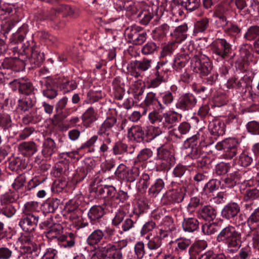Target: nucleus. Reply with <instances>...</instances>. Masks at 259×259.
Listing matches in <instances>:
<instances>
[{"label":"nucleus","mask_w":259,"mask_h":259,"mask_svg":"<svg viewBox=\"0 0 259 259\" xmlns=\"http://www.w3.org/2000/svg\"><path fill=\"white\" fill-rule=\"evenodd\" d=\"M241 233L236 231L234 227L229 225L222 230L217 239L218 242H223L229 248L237 250L241 245Z\"/></svg>","instance_id":"obj_1"},{"label":"nucleus","mask_w":259,"mask_h":259,"mask_svg":"<svg viewBox=\"0 0 259 259\" xmlns=\"http://www.w3.org/2000/svg\"><path fill=\"white\" fill-rule=\"evenodd\" d=\"M192 55H194L191 61L193 71L199 73L202 78L209 75L212 70V63L209 58L200 51H196L195 53L192 52Z\"/></svg>","instance_id":"obj_2"},{"label":"nucleus","mask_w":259,"mask_h":259,"mask_svg":"<svg viewBox=\"0 0 259 259\" xmlns=\"http://www.w3.org/2000/svg\"><path fill=\"white\" fill-rule=\"evenodd\" d=\"M212 57L218 61L226 59L232 52V45L225 38H217L210 45Z\"/></svg>","instance_id":"obj_3"},{"label":"nucleus","mask_w":259,"mask_h":259,"mask_svg":"<svg viewBox=\"0 0 259 259\" xmlns=\"http://www.w3.org/2000/svg\"><path fill=\"white\" fill-rule=\"evenodd\" d=\"M18 241L20 242V248L26 257L29 259H35L40 252L39 247L32 240V237L28 234H22Z\"/></svg>","instance_id":"obj_4"},{"label":"nucleus","mask_w":259,"mask_h":259,"mask_svg":"<svg viewBox=\"0 0 259 259\" xmlns=\"http://www.w3.org/2000/svg\"><path fill=\"white\" fill-rule=\"evenodd\" d=\"M218 150H224L221 157L224 159H234L239 150V143L235 139H226L215 145Z\"/></svg>","instance_id":"obj_5"},{"label":"nucleus","mask_w":259,"mask_h":259,"mask_svg":"<svg viewBox=\"0 0 259 259\" xmlns=\"http://www.w3.org/2000/svg\"><path fill=\"white\" fill-rule=\"evenodd\" d=\"M152 60L147 58H143L141 60L131 61L127 66L129 74L136 78H142L144 72L149 70L152 66Z\"/></svg>","instance_id":"obj_6"},{"label":"nucleus","mask_w":259,"mask_h":259,"mask_svg":"<svg viewBox=\"0 0 259 259\" xmlns=\"http://www.w3.org/2000/svg\"><path fill=\"white\" fill-rule=\"evenodd\" d=\"M125 36L128 41L135 45H141L146 41L147 37V33L137 26L126 28Z\"/></svg>","instance_id":"obj_7"},{"label":"nucleus","mask_w":259,"mask_h":259,"mask_svg":"<svg viewBox=\"0 0 259 259\" xmlns=\"http://www.w3.org/2000/svg\"><path fill=\"white\" fill-rule=\"evenodd\" d=\"M117 123V119L114 116L108 117L99 126L97 134L105 140L107 143H111L113 135V127Z\"/></svg>","instance_id":"obj_8"},{"label":"nucleus","mask_w":259,"mask_h":259,"mask_svg":"<svg viewBox=\"0 0 259 259\" xmlns=\"http://www.w3.org/2000/svg\"><path fill=\"white\" fill-rule=\"evenodd\" d=\"M25 61L26 60L22 58H5L0 62V70L11 71V73L19 72L24 69Z\"/></svg>","instance_id":"obj_9"},{"label":"nucleus","mask_w":259,"mask_h":259,"mask_svg":"<svg viewBox=\"0 0 259 259\" xmlns=\"http://www.w3.org/2000/svg\"><path fill=\"white\" fill-rule=\"evenodd\" d=\"M253 178L252 172L248 170L244 172L242 175L238 171H234L227 175V177L222 180L225 187L231 188L236 185L237 183L245 181H249Z\"/></svg>","instance_id":"obj_10"},{"label":"nucleus","mask_w":259,"mask_h":259,"mask_svg":"<svg viewBox=\"0 0 259 259\" xmlns=\"http://www.w3.org/2000/svg\"><path fill=\"white\" fill-rule=\"evenodd\" d=\"M184 147L188 156L192 159H198L202 154L200 143L197 141V135L187 139L185 142Z\"/></svg>","instance_id":"obj_11"},{"label":"nucleus","mask_w":259,"mask_h":259,"mask_svg":"<svg viewBox=\"0 0 259 259\" xmlns=\"http://www.w3.org/2000/svg\"><path fill=\"white\" fill-rule=\"evenodd\" d=\"M41 82H44L41 88L42 94L45 97L53 99L57 96L58 94L57 87L59 85L57 77L54 79H45L44 81H41Z\"/></svg>","instance_id":"obj_12"},{"label":"nucleus","mask_w":259,"mask_h":259,"mask_svg":"<svg viewBox=\"0 0 259 259\" xmlns=\"http://www.w3.org/2000/svg\"><path fill=\"white\" fill-rule=\"evenodd\" d=\"M38 220V215H27L21 219L19 225L24 231L31 232L36 227Z\"/></svg>","instance_id":"obj_13"},{"label":"nucleus","mask_w":259,"mask_h":259,"mask_svg":"<svg viewBox=\"0 0 259 259\" xmlns=\"http://www.w3.org/2000/svg\"><path fill=\"white\" fill-rule=\"evenodd\" d=\"M197 99L192 94H185L181 96L176 104V107L182 110L192 109L196 105Z\"/></svg>","instance_id":"obj_14"},{"label":"nucleus","mask_w":259,"mask_h":259,"mask_svg":"<svg viewBox=\"0 0 259 259\" xmlns=\"http://www.w3.org/2000/svg\"><path fill=\"white\" fill-rule=\"evenodd\" d=\"M10 83L14 84L18 87L19 92L22 94L29 95L32 94L34 90L32 83L27 78L14 79L10 82Z\"/></svg>","instance_id":"obj_15"},{"label":"nucleus","mask_w":259,"mask_h":259,"mask_svg":"<svg viewBox=\"0 0 259 259\" xmlns=\"http://www.w3.org/2000/svg\"><path fill=\"white\" fill-rule=\"evenodd\" d=\"M191 124L188 122L183 121L178 126L177 129L174 128L169 131V134L171 137L177 139L184 138V136L189 133L191 130Z\"/></svg>","instance_id":"obj_16"},{"label":"nucleus","mask_w":259,"mask_h":259,"mask_svg":"<svg viewBox=\"0 0 259 259\" xmlns=\"http://www.w3.org/2000/svg\"><path fill=\"white\" fill-rule=\"evenodd\" d=\"M97 119V112L92 107L88 108L81 116L82 124L86 127L91 126Z\"/></svg>","instance_id":"obj_17"},{"label":"nucleus","mask_w":259,"mask_h":259,"mask_svg":"<svg viewBox=\"0 0 259 259\" xmlns=\"http://www.w3.org/2000/svg\"><path fill=\"white\" fill-rule=\"evenodd\" d=\"M209 178V174L207 170H201L197 172L193 177V180L195 181V188L191 192V194L199 192L200 189L199 190L196 186L200 185L203 186Z\"/></svg>","instance_id":"obj_18"},{"label":"nucleus","mask_w":259,"mask_h":259,"mask_svg":"<svg viewBox=\"0 0 259 259\" xmlns=\"http://www.w3.org/2000/svg\"><path fill=\"white\" fill-rule=\"evenodd\" d=\"M143 105L147 107L155 106L158 107V110L163 111L165 109V107L158 101L155 93L149 92L147 94L143 102Z\"/></svg>","instance_id":"obj_19"},{"label":"nucleus","mask_w":259,"mask_h":259,"mask_svg":"<svg viewBox=\"0 0 259 259\" xmlns=\"http://www.w3.org/2000/svg\"><path fill=\"white\" fill-rule=\"evenodd\" d=\"M144 131L139 125H133L127 131V137L131 140L141 142L144 139Z\"/></svg>","instance_id":"obj_20"},{"label":"nucleus","mask_w":259,"mask_h":259,"mask_svg":"<svg viewBox=\"0 0 259 259\" xmlns=\"http://www.w3.org/2000/svg\"><path fill=\"white\" fill-rule=\"evenodd\" d=\"M178 114L174 111H168L163 114L162 128H170L178 121Z\"/></svg>","instance_id":"obj_21"},{"label":"nucleus","mask_w":259,"mask_h":259,"mask_svg":"<svg viewBox=\"0 0 259 259\" xmlns=\"http://www.w3.org/2000/svg\"><path fill=\"white\" fill-rule=\"evenodd\" d=\"M69 202L70 204H73V206L72 208H67V217L72 222L76 223L77 222H79L81 220L82 211L77 208L78 203L72 200H70Z\"/></svg>","instance_id":"obj_22"},{"label":"nucleus","mask_w":259,"mask_h":259,"mask_svg":"<svg viewBox=\"0 0 259 259\" xmlns=\"http://www.w3.org/2000/svg\"><path fill=\"white\" fill-rule=\"evenodd\" d=\"M190 174V170L186 166L181 164H177L172 171V175L175 178L182 179L185 182L191 179Z\"/></svg>","instance_id":"obj_23"},{"label":"nucleus","mask_w":259,"mask_h":259,"mask_svg":"<svg viewBox=\"0 0 259 259\" xmlns=\"http://www.w3.org/2000/svg\"><path fill=\"white\" fill-rule=\"evenodd\" d=\"M208 129L212 135L219 137L225 134V124L219 120H212L209 123Z\"/></svg>","instance_id":"obj_24"},{"label":"nucleus","mask_w":259,"mask_h":259,"mask_svg":"<svg viewBox=\"0 0 259 259\" xmlns=\"http://www.w3.org/2000/svg\"><path fill=\"white\" fill-rule=\"evenodd\" d=\"M62 230L63 227L60 224H53L47 229L45 233L49 239H56L59 241V238L62 236Z\"/></svg>","instance_id":"obj_25"},{"label":"nucleus","mask_w":259,"mask_h":259,"mask_svg":"<svg viewBox=\"0 0 259 259\" xmlns=\"http://www.w3.org/2000/svg\"><path fill=\"white\" fill-rule=\"evenodd\" d=\"M240 211V207L236 203H229L226 205L222 211V215L227 219L234 218Z\"/></svg>","instance_id":"obj_26"},{"label":"nucleus","mask_w":259,"mask_h":259,"mask_svg":"<svg viewBox=\"0 0 259 259\" xmlns=\"http://www.w3.org/2000/svg\"><path fill=\"white\" fill-rule=\"evenodd\" d=\"M188 26L186 24H183L175 29V30L170 33L171 36L175 39V42H180L187 37V31Z\"/></svg>","instance_id":"obj_27"},{"label":"nucleus","mask_w":259,"mask_h":259,"mask_svg":"<svg viewBox=\"0 0 259 259\" xmlns=\"http://www.w3.org/2000/svg\"><path fill=\"white\" fill-rule=\"evenodd\" d=\"M30 53V57L27 58L30 63L33 65V67L39 66L44 60L43 53H40L36 48H32Z\"/></svg>","instance_id":"obj_28"},{"label":"nucleus","mask_w":259,"mask_h":259,"mask_svg":"<svg viewBox=\"0 0 259 259\" xmlns=\"http://www.w3.org/2000/svg\"><path fill=\"white\" fill-rule=\"evenodd\" d=\"M57 151V147L54 141L50 138L46 139L43 143L42 154L45 157L51 156Z\"/></svg>","instance_id":"obj_29"},{"label":"nucleus","mask_w":259,"mask_h":259,"mask_svg":"<svg viewBox=\"0 0 259 259\" xmlns=\"http://www.w3.org/2000/svg\"><path fill=\"white\" fill-rule=\"evenodd\" d=\"M58 79V85L61 90L65 92H68L75 90L77 88V84L74 80H69L64 77H59Z\"/></svg>","instance_id":"obj_30"},{"label":"nucleus","mask_w":259,"mask_h":259,"mask_svg":"<svg viewBox=\"0 0 259 259\" xmlns=\"http://www.w3.org/2000/svg\"><path fill=\"white\" fill-rule=\"evenodd\" d=\"M104 214V209L102 206L95 205L90 208L88 215L91 222L93 223L102 218Z\"/></svg>","instance_id":"obj_31"},{"label":"nucleus","mask_w":259,"mask_h":259,"mask_svg":"<svg viewBox=\"0 0 259 259\" xmlns=\"http://www.w3.org/2000/svg\"><path fill=\"white\" fill-rule=\"evenodd\" d=\"M154 15L152 9L149 7L144 9L139 12L138 15L139 22L144 25H147L154 18Z\"/></svg>","instance_id":"obj_32"},{"label":"nucleus","mask_w":259,"mask_h":259,"mask_svg":"<svg viewBox=\"0 0 259 259\" xmlns=\"http://www.w3.org/2000/svg\"><path fill=\"white\" fill-rule=\"evenodd\" d=\"M157 157L162 161L175 162L173 152L167 147L163 146L159 147L157 149Z\"/></svg>","instance_id":"obj_33"},{"label":"nucleus","mask_w":259,"mask_h":259,"mask_svg":"<svg viewBox=\"0 0 259 259\" xmlns=\"http://www.w3.org/2000/svg\"><path fill=\"white\" fill-rule=\"evenodd\" d=\"M106 257L110 255L111 253L117 249L116 244L108 242L107 241H103L97 248Z\"/></svg>","instance_id":"obj_34"},{"label":"nucleus","mask_w":259,"mask_h":259,"mask_svg":"<svg viewBox=\"0 0 259 259\" xmlns=\"http://www.w3.org/2000/svg\"><path fill=\"white\" fill-rule=\"evenodd\" d=\"M199 223L198 220L194 218L184 219L182 227L185 232H193L198 228Z\"/></svg>","instance_id":"obj_35"},{"label":"nucleus","mask_w":259,"mask_h":259,"mask_svg":"<svg viewBox=\"0 0 259 259\" xmlns=\"http://www.w3.org/2000/svg\"><path fill=\"white\" fill-rule=\"evenodd\" d=\"M18 149L28 156L32 155L37 150L36 145L33 142H22L19 145Z\"/></svg>","instance_id":"obj_36"},{"label":"nucleus","mask_w":259,"mask_h":259,"mask_svg":"<svg viewBox=\"0 0 259 259\" xmlns=\"http://www.w3.org/2000/svg\"><path fill=\"white\" fill-rule=\"evenodd\" d=\"M15 249V245L12 243L0 247V259H11Z\"/></svg>","instance_id":"obj_37"},{"label":"nucleus","mask_w":259,"mask_h":259,"mask_svg":"<svg viewBox=\"0 0 259 259\" xmlns=\"http://www.w3.org/2000/svg\"><path fill=\"white\" fill-rule=\"evenodd\" d=\"M104 233L100 229L94 230L88 237L87 242L91 246L99 243L104 236Z\"/></svg>","instance_id":"obj_38"},{"label":"nucleus","mask_w":259,"mask_h":259,"mask_svg":"<svg viewBox=\"0 0 259 259\" xmlns=\"http://www.w3.org/2000/svg\"><path fill=\"white\" fill-rule=\"evenodd\" d=\"M176 2L190 12L198 9L200 4V0H176Z\"/></svg>","instance_id":"obj_39"},{"label":"nucleus","mask_w":259,"mask_h":259,"mask_svg":"<svg viewBox=\"0 0 259 259\" xmlns=\"http://www.w3.org/2000/svg\"><path fill=\"white\" fill-rule=\"evenodd\" d=\"M209 26V19L205 17L196 22L193 32L195 34L202 33L207 29Z\"/></svg>","instance_id":"obj_40"},{"label":"nucleus","mask_w":259,"mask_h":259,"mask_svg":"<svg viewBox=\"0 0 259 259\" xmlns=\"http://www.w3.org/2000/svg\"><path fill=\"white\" fill-rule=\"evenodd\" d=\"M145 238L149 240L147 243L148 247L150 250H157L161 245L162 241L160 237L158 235L152 236L150 233L146 236Z\"/></svg>","instance_id":"obj_41"},{"label":"nucleus","mask_w":259,"mask_h":259,"mask_svg":"<svg viewBox=\"0 0 259 259\" xmlns=\"http://www.w3.org/2000/svg\"><path fill=\"white\" fill-rule=\"evenodd\" d=\"M216 214V210L210 206H205L200 210L201 218L208 221L214 219Z\"/></svg>","instance_id":"obj_42"},{"label":"nucleus","mask_w":259,"mask_h":259,"mask_svg":"<svg viewBox=\"0 0 259 259\" xmlns=\"http://www.w3.org/2000/svg\"><path fill=\"white\" fill-rule=\"evenodd\" d=\"M42 119V116L40 109H35L23 117V120L24 122L28 123L30 122H37Z\"/></svg>","instance_id":"obj_43"},{"label":"nucleus","mask_w":259,"mask_h":259,"mask_svg":"<svg viewBox=\"0 0 259 259\" xmlns=\"http://www.w3.org/2000/svg\"><path fill=\"white\" fill-rule=\"evenodd\" d=\"M177 48V44L174 41H172L164 45L162 47L160 57L165 58L171 56Z\"/></svg>","instance_id":"obj_44"},{"label":"nucleus","mask_w":259,"mask_h":259,"mask_svg":"<svg viewBox=\"0 0 259 259\" xmlns=\"http://www.w3.org/2000/svg\"><path fill=\"white\" fill-rule=\"evenodd\" d=\"M221 181L216 179L210 180L207 183L205 184L203 186L200 188L199 193H202L204 191L205 193H212L214 190L217 189Z\"/></svg>","instance_id":"obj_45"},{"label":"nucleus","mask_w":259,"mask_h":259,"mask_svg":"<svg viewBox=\"0 0 259 259\" xmlns=\"http://www.w3.org/2000/svg\"><path fill=\"white\" fill-rule=\"evenodd\" d=\"M169 26L166 24H163L155 28L152 31L153 37L154 39H161L165 36L169 31Z\"/></svg>","instance_id":"obj_46"},{"label":"nucleus","mask_w":259,"mask_h":259,"mask_svg":"<svg viewBox=\"0 0 259 259\" xmlns=\"http://www.w3.org/2000/svg\"><path fill=\"white\" fill-rule=\"evenodd\" d=\"M14 6L9 3L0 4V19H4L13 14Z\"/></svg>","instance_id":"obj_47"},{"label":"nucleus","mask_w":259,"mask_h":259,"mask_svg":"<svg viewBox=\"0 0 259 259\" xmlns=\"http://www.w3.org/2000/svg\"><path fill=\"white\" fill-rule=\"evenodd\" d=\"M158 46L152 41H149L145 44L141 49V53L143 55L149 56L157 52Z\"/></svg>","instance_id":"obj_48"},{"label":"nucleus","mask_w":259,"mask_h":259,"mask_svg":"<svg viewBox=\"0 0 259 259\" xmlns=\"http://www.w3.org/2000/svg\"><path fill=\"white\" fill-rule=\"evenodd\" d=\"M250 229L254 230L259 227V208L254 210L247 220Z\"/></svg>","instance_id":"obj_49"},{"label":"nucleus","mask_w":259,"mask_h":259,"mask_svg":"<svg viewBox=\"0 0 259 259\" xmlns=\"http://www.w3.org/2000/svg\"><path fill=\"white\" fill-rule=\"evenodd\" d=\"M223 30L229 35L236 36L240 33L241 28L234 22L230 21Z\"/></svg>","instance_id":"obj_50"},{"label":"nucleus","mask_w":259,"mask_h":259,"mask_svg":"<svg viewBox=\"0 0 259 259\" xmlns=\"http://www.w3.org/2000/svg\"><path fill=\"white\" fill-rule=\"evenodd\" d=\"M95 165V162L93 160H89L85 161L84 166H82L79 170V175L82 179H83L88 174L92 172Z\"/></svg>","instance_id":"obj_51"},{"label":"nucleus","mask_w":259,"mask_h":259,"mask_svg":"<svg viewBox=\"0 0 259 259\" xmlns=\"http://www.w3.org/2000/svg\"><path fill=\"white\" fill-rule=\"evenodd\" d=\"M259 36V26L253 25L247 29L244 35V38L248 41L254 40Z\"/></svg>","instance_id":"obj_52"},{"label":"nucleus","mask_w":259,"mask_h":259,"mask_svg":"<svg viewBox=\"0 0 259 259\" xmlns=\"http://www.w3.org/2000/svg\"><path fill=\"white\" fill-rule=\"evenodd\" d=\"M186 49V50H184V53H179L177 55L176 59H179L180 61H184L185 62H188V61L192 59L194 56V55H192V52H195L197 51L194 49V47L193 45L188 46Z\"/></svg>","instance_id":"obj_53"},{"label":"nucleus","mask_w":259,"mask_h":259,"mask_svg":"<svg viewBox=\"0 0 259 259\" xmlns=\"http://www.w3.org/2000/svg\"><path fill=\"white\" fill-rule=\"evenodd\" d=\"M33 105V102L30 98L25 97L19 100L18 109L25 112L31 109Z\"/></svg>","instance_id":"obj_54"},{"label":"nucleus","mask_w":259,"mask_h":259,"mask_svg":"<svg viewBox=\"0 0 259 259\" xmlns=\"http://www.w3.org/2000/svg\"><path fill=\"white\" fill-rule=\"evenodd\" d=\"M162 111L157 110H154L153 111L149 114L148 118L152 124L157 123L160 127H162V120L163 118V114H160V112Z\"/></svg>","instance_id":"obj_55"},{"label":"nucleus","mask_w":259,"mask_h":259,"mask_svg":"<svg viewBox=\"0 0 259 259\" xmlns=\"http://www.w3.org/2000/svg\"><path fill=\"white\" fill-rule=\"evenodd\" d=\"M164 183L162 180L157 179L155 183L149 189V193L153 194H158L162 193L165 194L166 192L164 189Z\"/></svg>","instance_id":"obj_56"},{"label":"nucleus","mask_w":259,"mask_h":259,"mask_svg":"<svg viewBox=\"0 0 259 259\" xmlns=\"http://www.w3.org/2000/svg\"><path fill=\"white\" fill-rule=\"evenodd\" d=\"M68 110L69 109H66L64 113L61 112L60 114L59 113L56 114L54 115L52 118L53 124L55 125L58 126L62 130H63V125L64 123V121L63 122V121L67 117L68 114H66V112H68Z\"/></svg>","instance_id":"obj_57"},{"label":"nucleus","mask_w":259,"mask_h":259,"mask_svg":"<svg viewBox=\"0 0 259 259\" xmlns=\"http://www.w3.org/2000/svg\"><path fill=\"white\" fill-rule=\"evenodd\" d=\"M74 235L72 233H70L68 236L62 235L59 238V242L62 243L61 246L65 248H70L74 245L75 241L73 238Z\"/></svg>","instance_id":"obj_58"},{"label":"nucleus","mask_w":259,"mask_h":259,"mask_svg":"<svg viewBox=\"0 0 259 259\" xmlns=\"http://www.w3.org/2000/svg\"><path fill=\"white\" fill-rule=\"evenodd\" d=\"M220 229V226L216 223H206L202 227V232L206 235L214 234Z\"/></svg>","instance_id":"obj_59"},{"label":"nucleus","mask_w":259,"mask_h":259,"mask_svg":"<svg viewBox=\"0 0 259 259\" xmlns=\"http://www.w3.org/2000/svg\"><path fill=\"white\" fill-rule=\"evenodd\" d=\"M25 179L24 176H20L15 180L12 185L13 188L18 193H23V190L26 189V187L24 185Z\"/></svg>","instance_id":"obj_60"},{"label":"nucleus","mask_w":259,"mask_h":259,"mask_svg":"<svg viewBox=\"0 0 259 259\" xmlns=\"http://www.w3.org/2000/svg\"><path fill=\"white\" fill-rule=\"evenodd\" d=\"M176 244L175 250L178 252L185 250L190 245L191 241L186 238L178 239L175 242Z\"/></svg>","instance_id":"obj_61"},{"label":"nucleus","mask_w":259,"mask_h":259,"mask_svg":"<svg viewBox=\"0 0 259 259\" xmlns=\"http://www.w3.org/2000/svg\"><path fill=\"white\" fill-rule=\"evenodd\" d=\"M183 199L182 195H162L161 202L164 205H168L175 202H179Z\"/></svg>","instance_id":"obj_62"},{"label":"nucleus","mask_w":259,"mask_h":259,"mask_svg":"<svg viewBox=\"0 0 259 259\" xmlns=\"http://www.w3.org/2000/svg\"><path fill=\"white\" fill-rule=\"evenodd\" d=\"M128 168L123 164H120L117 167L114 172L115 175L120 180L125 181L127 178V173Z\"/></svg>","instance_id":"obj_63"},{"label":"nucleus","mask_w":259,"mask_h":259,"mask_svg":"<svg viewBox=\"0 0 259 259\" xmlns=\"http://www.w3.org/2000/svg\"><path fill=\"white\" fill-rule=\"evenodd\" d=\"M127 174V178L125 179V181L128 182H133L135 181L139 176V168L136 166H133L132 168H128V172Z\"/></svg>","instance_id":"obj_64"}]
</instances>
